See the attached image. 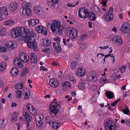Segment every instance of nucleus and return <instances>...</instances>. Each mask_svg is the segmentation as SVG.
Segmentation results:
<instances>
[{"label": "nucleus", "instance_id": "62", "mask_svg": "<svg viewBox=\"0 0 130 130\" xmlns=\"http://www.w3.org/2000/svg\"><path fill=\"white\" fill-rule=\"evenodd\" d=\"M54 40L56 42L55 43H59L60 42V38L59 37L54 38Z\"/></svg>", "mask_w": 130, "mask_h": 130}, {"label": "nucleus", "instance_id": "60", "mask_svg": "<svg viewBox=\"0 0 130 130\" xmlns=\"http://www.w3.org/2000/svg\"><path fill=\"white\" fill-rule=\"evenodd\" d=\"M125 123L127 126L130 127V119H127L126 120Z\"/></svg>", "mask_w": 130, "mask_h": 130}, {"label": "nucleus", "instance_id": "26", "mask_svg": "<svg viewBox=\"0 0 130 130\" xmlns=\"http://www.w3.org/2000/svg\"><path fill=\"white\" fill-rule=\"evenodd\" d=\"M23 9L30 8L31 7V4L30 3L27 2H24L22 4Z\"/></svg>", "mask_w": 130, "mask_h": 130}, {"label": "nucleus", "instance_id": "42", "mask_svg": "<svg viewBox=\"0 0 130 130\" xmlns=\"http://www.w3.org/2000/svg\"><path fill=\"white\" fill-rule=\"evenodd\" d=\"M25 54L24 53H21L19 55V58L23 62V61L24 60L25 56Z\"/></svg>", "mask_w": 130, "mask_h": 130}, {"label": "nucleus", "instance_id": "4", "mask_svg": "<svg viewBox=\"0 0 130 130\" xmlns=\"http://www.w3.org/2000/svg\"><path fill=\"white\" fill-rule=\"evenodd\" d=\"M105 129L106 130H116V125L110 119H107L104 122Z\"/></svg>", "mask_w": 130, "mask_h": 130}, {"label": "nucleus", "instance_id": "56", "mask_svg": "<svg viewBox=\"0 0 130 130\" xmlns=\"http://www.w3.org/2000/svg\"><path fill=\"white\" fill-rule=\"evenodd\" d=\"M122 111L124 113L127 114L129 112V111L128 107H127L123 110Z\"/></svg>", "mask_w": 130, "mask_h": 130}, {"label": "nucleus", "instance_id": "58", "mask_svg": "<svg viewBox=\"0 0 130 130\" xmlns=\"http://www.w3.org/2000/svg\"><path fill=\"white\" fill-rule=\"evenodd\" d=\"M30 114L27 112H25L23 113V116L26 119L27 118L28 116H29Z\"/></svg>", "mask_w": 130, "mask_h": 130}, {"label": "nucleus", "instance_id": "17", "mask_svg": "<svg viewBox=\"0 0 130 130\" xmlns=\"http://www.w3.org/2000/svg\"><path fill=\"white\" fill-rule=\"evenodd\" d=\"M85 73V69L82 68H78L76 71V75L79 77L83 76Z\"/></svg>", "mask_w": 130, "mask_h": 130}, {"label": "nucleus", "instance_id": "39", "mask_svg": "<svg viewBox=\"0 0 130 130\" xmlns=\"http://www.w3.org/2000/svg\"><path fill=\"white\" fill-rule=\"evenodd\" d=\"M45 46H49L51 44V41L47 39H44Z\"/></svg>", "mask_w": 130, "mask_h": 130}, {"label": "nucleus", "instance_id": "33", "mask_svg": "<svg viewBox=\"0 0 130 130\" xmlns=\"http://www.w3.org/2000/svg\"><path fill=\"white\" fill-rule=\"evenodd\" d=\"M84 82V81L82 79H80L79 83L78 85V87L80 89H84L85 85Z\"/></svg>", "mask_w": 130, "mask_h": 130}, {"label": "nucleus", "instance_id": "32", "mask_svg": "<svg viewBox=\"0 0 130 130\" xmlns=\"http://www.w3.org/2000/svg\"><path fill=\"white\" fill-rule=\"evenodd\" d=\"M47 2L49 5L52 6L58 3V0H47Z\"/></svg>", "mask_w": 130, "mask_h": 130}, {"label": "nucleus", "instance_id": "3", "mask_svg": "<svg viewBox=\"0 0 130 130\" xmlns=\"http://www.w3.org/2000/svg\"><path fill=\"white\" fill-rule=\"evenodd\" d=\"M22 40L27 43L28 47L30 48H33L34 46L36 45L37 43L34 38H30L28 35L23 36Z\"/></svg>", "mask_w": 130, "mask_h": 130}, {"label": "nucleus", "instance_id": "46", "mask_svg": "<svg viewBox=\"0 0 130 130\" xmlns=\"http://www.w3.org/2000/svg\"><path fill=\"white\" fill-rule=\"evenodd\" d=\"M29 32V33H28V34H29L30 35V36H29V37L32 39L33 38L35 34L33 30L32 29H31V30H30V31Z\"/></svg>", "mask_w": 130, "mask_h": 130}, {"label": "nucleus", "instance_id": "28", "mask_svg": "<svg viewBox=\"0 0 130 130\" xmlns=\"http://www.w3.org/2000/svg\"><path fill=\"white\" fill-rule=\"evenodd\" d=\"M105 94L107 97L108 99H111L113 98V95L111 91H106Z\"/></svg>", "mask_w": 130, "mask_h": 130}, {"label": "nucleus", "instance_id": "35", "mask_svg": "<svg viewBox=\"0 0 130 130\" xmlns=\"http://www.w3.org/2000/svg\"><path fill=\"white\" fill-rule=\"evenodd\" d=\"M77 64L75 61H72L71 62L70 67L72 70H74L76 68Z\"/></svg>", "mask_w": 130, "mask_h": 130}, {"label": "nucleus", "instance_id": "47", "mask_svg": "<svg viewBox=\"0 0 130 130\" xmlns=\"http://www.w3.org/2000/svg\"><path fill=\"white\" fill-rule=\"evenodd\" d=\"M28 70V68H25L23 69L22 71V72L21 75L22 76H24L25 75L26 73V71L27 70Z\"/></svg>", "mask_w": 130, "mask_h": 130}, {"label": "nucleus", "instance_id": "52", "mask_svg": "<svg viewBox=\"0 0 130 130\" xmlns=\"http://www.w3.org/2000/svg\"><path fill=\"white\" fill-rule=\"evenodd\" d=\"M4 121V120H0V128H3L4 127L5 125L3 123Z\"/></svg>", "mask_w": 130, "mask_h": 130}, {"label": "nucleus", "instance_id": "5", "mask_svg": "<svg viewBox=\"0 0 130 130\" xmlns=\"http://www.w3.org/2000/svg\"><path fill=\"white\" fill-rule=\"evenodd\" d=\"M113 9L112 7H110L104 15L103 18L105 21L109 22L113 19Z\"/></svg>", "mask_w": 130, "mask_h": 130}, {"label": "nucleus", "instance_id": "63", "mask_svg": "<svg viewBox=\"0 0 130 130\" xmlns=\"http://www.w3.org/2000/svg\"><path fill=\"white\" fill-rule=\"evenodd\" d=\"M50 47H47L45 49L42 50V52H50Z\"/></svg>", "mask_w": 130, "mask_h": 130}, {"label": "nucleus", "instance_id": "61", "mask_svg": "<svg viewBox=\"0 0 130 130\" xmlns=\"http://www.w3.org/2000/svg\"><path fill=\"white\" fill-rule=\"evenodd\" d=\"M13 118L17 120V113L16 112H14V113L12 115L11 118Z\"/></svg>", "mask_w": 130, "mask_h": 130}, {"label": "nucleus", "instance_id": "30", "mask_svg": "<svg viewBox=\"0 0 130 130\" xmlns=\"http://www.w3.org/2000/svg\"><path fill=\"white\" fill-rule=\"evenodd\" d=\"M26 119V127L27 128H28L29 127L30 123L31 122V121L32 120L31 116L30 115Z\"/></svg>", "mask_w": 130, "mask_h": 130}, {"label": "nucleus", "instance_id": "11", "mask_svg": "<svg viewBox=\"0 0 130 130\" xmlns=\"http://www.w3.org/2000/svg\"><path fill=\"white\" fill-rule=\"evenodd\" d=\"M120 30L124 34L128 33L130 29L129 25L127 23H125L122 24L120 28Z\"/></svg>", "mask_w": 130, "mask_h": 130}, {"label": "nucleus", "instance_id": "49", "mask_svg": "<svg viewBox=\"0 0 130 130\" xmlns=\"http://www.w3.org/2000/svg\"><path fill=\"white\" fill-rule=\"evenodd\" d=\"M121 100L120 99H119L113 102L111 104V106H114L116 105L117 103Z\"/></svg>", "mask_w": 130, "mask_h": 130}, {"label": "nucleus", "instance_id": "54", "mask_svg": "<svg viewBox=\"0 0 130 130\" xmlns=\"http://www.w3.org/2000/svg\"><path fill=\"white\" fill-rule=\"evenodd\" d=\"M24 59V60L23 61V62L24 63H26L27 61H28V60H29V57L27 55L25 54V55Z\"/></svg>", "mask_w": 130, "mask_h": 130}, {"label": "nucleus", "instance_id": "48", "mask_svg": "<svg viewBox=\"0 0 130 130\" xmlns=\"http://www.w3.org/2000/svg\"><path fill=\"white\" fill-rule=\"evenodd\" d=\"M7 51L6 48L5 47L0 46V52H5Z\"/></svg>", "mask_w": 130, "mask_h": 130}, {"label": "nucleus", "instance_id": "50", "mask_svg": "<svg viewBox=\"0 0 130 130\" xmlns=\"http://www.w3.org/2000/svg\"><path fill=\"white\" fill-rule=\"evenodd\" d=\"M108 81V80L106 77H102L100 79V82L101 83H104L107 82Z\"/></svg>", "mask_w": 130, "mask_h": 130}, {"label": "nucleus", "instance_id": "8", "mask_svg": "<svg viewBox=\"0 0 130 130\" xmlns=\"http://www.w3.org/2000/svg\"><path fill=\"white\" fill-rule=\"evenodd\" d=\"M22 27H17L12 30L11 31V34L12 37L14 38L19 37L22 35Z\"/></svg>", "mask_w": 130, "mask_h": 130}, {"label": "nucleus", "instance_id": "38", "mask_svg": "<svg viewBox=\"0 0 130 130\" xmlns=\"http://www.w3.org/2000/svg\"><path fill=\"white\" fill-rule=\"evenodd\" d=\"M62 85L63 87L65 88H69L71 87V84L67 81H65L63 83Z\"/></svg>", "mask_w": 130, "mask_h": 130}, {"label": "nucleus", "instance_id": "1", "mask_svg": "<svg viewBox=\"0 0 130 130\" xmlns=\"http://www.w3.org/2000/svg\"><path fill=\"white\" fill-rule=\"evenodd\" d=\"M58 104L57 103L53 102L51 104L50 106V113L52 116H47L45 118V122L47 124L50 125L53 122V116H55L57 113L59 111L58 109H56Z\"/></svg>", "mask_w": 130, "mask_h": 130}, {"label": "nucleus", "instance_id": "37", "mask_svg": "<svg viewBox=\"0 0 130 130\" xmlns=\"http://www.w3.org/2000/svg\"><path fill=\"white\" fill-rule=\"evenodd\" d=\"M15 89H22L23 88V84L22 83L20 84L19 83L15 85L14 86Z\"/></svg>", "mask_w": 130, "mask_h": 130}, {"label": "nucleus", "instance_id": "57", "mask_svg": "<svg viewBox=\"0 0 130 130\" xmlns=\"http://www.w3.org/2000/svg\"><path fill=\"white\" fill-rule=\"evenodd\" d=\"M87 35L86 34H84L80 37V39L81 40H83L85 39L87 37Z\"/></svg>", "mask_w": 130, "mask_h": 130}, {"label": "nucleus", "instance_id": "64", "mask_svg": "<svg viewBox=\"0 0 130 130\" xmlns=\"http://www.w3.org/2000/svg\"><path fill=\"white\" fill-rule=\"evenodd\" d=\"M107 2V0H102L101 3L104 6H105Z\"/></svg>", "mask_w": 130, "mask_h": 130}, {"label": "nucleus", "instance_id": "7", "mask_svg": "<svg viewBox=\"0 0 130 130\" xmlns=\"http://www.w3.org/2000/svg\"><path fill=\"white\" fill-rule=\"evenodd\" d=\"M89 11L85 7H82L78 10V15L81 18H86L89 17Z\"/></svg>", "mask_w": 130, "mask_h": 130}, {"label": "nucleus", "instance_id": "40", "mask_svg": "<svg viewBox=\"0 0 130 130\" xmlns=\"http://www.w3.org/2000/svg\"><path fill=\"white\" fill-rule=\"evenodd\" d=\"M22 31L23 32V31L25 33L27 34H28V33L30 31L31 29H28L25 27H22Z\"/></svg>", "mask_w": 130, "mask_h": 130}, {"label": "nucleus", "instance_id": "36", "mask_svg": "<svg viewBox=\"0 0 130 130\" xmlns=\"http://www.w3.org/2000/svg\"><path fill=\"white\" fill-rule=\"evenodd\" d=\"M6 67V63L5 62H3L0 64V71L4 70Z\"/></svg>", "mask_w": 130, "mask_h": 130}, {"label": "nucleus", "instance_id": "6", "mask_svg": "<svg viewBox=\"0 0 130 130\" xmlns=\"http://www.w3.org/2000/svg\"><path fill=\"white\" fill-rule=\"evenodd\" d=\"M66 34L69 36L70 38L74 39L77 35V32L75 29L71 27H68L66 30Z\"/></svg>", "mask_w": 130, "mask_h": 130}, {"label": "nucleus", "instance_id": "24", "mask_svg": "<svg viewBox=\"0 0 130 130\" xmlns=\"http://www.w3.org/2000/svg\"><path fill=\"white\" fill-rule=\"evenodd\" d=\"M52 124V128L55 129H56L58 128L61 125V123L58 122V121H55L53 122Z\"/></svg>", "mask_w": 130, "mask_h": 130}, {"label": "nucleus", "instance_id": "10", "mask_svg": "<svg viewBox=\"0 0 130 130\" xmlns=\"http://www.w3.org/2000/svg\"><path fill=\"white\" fill-rule=\"evenodd\" d=\"M36 30L37 32L43 35H47V30L46 28L41 26H39L37 27L36 28Z\"/></svg>", "mask_w": 130, "mask_h": 130}, {"label": "nucleus", "instance_id": "27", "mask_svg": "<svg viewBox=\"0 0 130 130\" xmlns=\"http://www.w3.org/2000/svg\"><path fill=\"white\" fill-rule=\"evenodd\" d=\"M89 17L91 21H94L96 19V17L95 14L94 13L92 12H90L89 13Z\"/></svg>", "mask_w": 130, "mask_h": 130}, {"label": "nucleus", "instance_id": "55", "mask_svg": "<svg viewBox=\"0 0 130 130\" xmlns=\"http://www.w3.org/2000/svg\"><path fill=\"white\" fill-rule=\"evenodd\" d=\"M114 77H113L114 78H115L114 79L116 80V79L118 80L120 78V75L117 74V73H115L114 74Z\"/></svg>", "mask_w": 130, "mask_h": 130}, {"label": "nucleus", "instance_id": "51", "mask_svg": "<svg viewBox=\"0 0 130 130\" xmlns=\"http://www.w3.org/2000/svg\"><path fill=\"white\" fill-rule=\"evenodd\" d=\"M36 123L37 126L39 127L41 126L42 124V121H41L40 120L38 121H36Z\"/></svg>", "mask_w": 130, "mask_h": 130}, {"label": "nucleus", "instance_id": "9", "mask_svg": "<svg viewBox=\"0 0 130 130\" xmlns=\"http://www.w3.org/2000/svg\"><path fill=\"white\" fill-rule=\"evenodd\" d=\"M96 73L93 71L89 72L87 74V76L91 81L93 82H96L98 79Z\"/></svg>", "mask_w": 130, "mask_h": 130}, {"label": "nucleus", "instance_id": "12", "mask_svg": "<svg viewBox=\"0 0 130 130\" xmlns=\"http://www.w3.org/2000/svg\"><path fill=\"white\" fill-rule=\"evenodd\" d=\"M26 107L28 112L32 115H35L37 113V110L30 104H27L26 106Z\"/></svg>", "mask_w": 130, "mask_h": 130}, {"label": "nucleus", "instance_id": "34", "mask_svg": "<svg viewBox=\"0 0 130 130\" xmlns=\"http://www.w3.org/2000/svg\"><path fill=\"white\" fill-rule=\"evenodd\" d=\"M14 23V21L12 20H9L4 22V24L5 25L9 26L13 25Z\"/></svg>", "mask_w": 130, "mask_h": 130}, {"label": "nucleus", "instance_id": "13", "mask_svg": "<svg viewBox=\"0 0 130 130\" xmlns=\"http://www.w3.org/2000/svg\"><path fill=\"white\" fill-rule=\"evenodd\" d=\"M34 10L35 13L38 15L41 16L43 15V12L42 9L39 6H37L35 7L34 8Z\"/></svg>", "mask_w": 130, "mask_h": 130}, {"label": "nucleus", "instance_id": "29", "mask_svg": "<svg viewBox=\"0 0 130 130\" xmlns=\"http://www.w3.org/2000/svg\"><path fill=\"white\" fill-rule=\"evenodd\" d=\"M30 8H26L25 9H23V12L28 15L30 16L32 15L31 11L29 9Z\"/></svg>", "mask_w": 130, "mask_h": 130}, {"label": "nucleus", "instance_id": "22", "mask_svg": "<svg viewBox=\"0 0 130 130\" xmlns=\"http://www.w3.org/2000/svg\"><path fill=\"white\" fill-rule=\"evenodd\" d=\"M53 46L54 49L56 50L57 52H61V45L59 43H54Z\"/></svg>", "mask_w": 130, "mask_h": 130}, {"label": "nucleus", "instance_id": "23", "mask_svg": "<svg viewBox=\"0 0 130 130\" xmlns=\"http://www.w3.org/2000/svg\"><path fill=\"white\" fill-rule=\"evenodd\" d=\"M93 10L96 14L99 16H100L102 13L101 10H100L97 6L94 7V10Z\"/></svg>", "mask_w": 130, "mask_h": 130}, {"label": "nucleus", "instance_id": "15", "mask_svg": "<svg viewBox=\"0 0 130 130\" xmlns=\"http://www.w3.org/2000/svg\"><path fill=\"white\" fill-rule=\"evenodd\" d=\"M49 84L51 86L54 88L57 87L58 86L59 84L57 80L54 78H52L50 79Z\"/></svg>", "mask_w": 130, "mask_h": 130}, {"label": "nucleus", "instance_id": "21", "mask_svg": "<svg viewBox=\"0 0 130 130\" xmlns=\"http://www.w3.org/2000/svg\"><path fill=\"white\" fill-rule=\"evenodd\" d=\"M29 26H33L39 23V21L37 19H32L28 21Z\"/></svg>", "mask_w": 130, "mask_h": 130}, {"label": "nucleus", "instance_id": "53", "mask_svg": "<svg viewBox=\"0 0 130 130\" xmlns=\"http://www.w3.org/2000/svg\"><path fill=\"white\" fill-rule=\"evenodd\" d=\"M47 27L48 29L51 28L52 31V27L53 26V22L51 23H48L47 25Z\"/></svg>", "mask_w": 130, "mask_h": 130}, {"label": "nucleus", "instance_id": "19", "mask_svg": "<svg viewBox=\"0 0 130 130\" xmlns=\"http://www.w3.org/2000/svg\"><path fill=\"white\" fill-rule=\"evenodd\" d=\"M17 3H12L9 6V9L11 12L13 13L17 9Z\"/></svg>", "mask_w": 130, "mask_h": 130}, {"label": "nucleus", "instance_id": "45", "mask_svg": "<svg viewBox=\"0 0 130 130\" xmlns=\"http://www.w3.org/2000/svg\"><path fill=\"white\" fill-rule=\"evenodd\" d=\"M16 97L18 98H20L22 94V91H21L17 90L16 91Z\"/></svg>", "mask_w": 130, "mask_h": 130}, {"label": "nucleus", "instance_id": "2", "mask_svg": "<svg viewBox=\"0 0 130 130\" xmlns=\"http://www.w3.org/2000/svg\"><path fill=\"white\" fill-rule=\"evenodd\" d=\"M65 27V26L61 25L60 22L57 20L54 21L53 22L52 31L54 33H56V34L61 35Z\"/></svg>", "mask_w": 130, "mask_h": 130}, {"label": "nucleus", "instance_id": "31", "mask_svg": "<svg viewBox=\"0 0 130 130\" xmlns=\"http://www.w3.org/2000/svg\"><path fill=\"white\" fill-rule=\"evenodd\" d=\"M18 71L17 68H13L11 71V74L13 76H16L18 73Z\"/></svg>", "mask_w": 130, "mask_h": 130}, {"label": "nucleus", "instance_id": "43", "mask_svg": "<svg viewBox=\"0 0 130 130\" xmlns=\"http://www.w3.org/2000/svg\"><path fill=\"white\" fill-rule=\"evenodd\" d=\"M21 62L20 60L18 58H16L13 60V62L15 66H17L18 64Z\"/></svg>", "mask_w": 130, "mask_h": 130}, {"label": "nucleus", "instance_id": "16", "mask_svg": "<svg viewBox=\"0 0 130 130\" xmlns=\"http://www.w3.org/2000/svg\"><path fill=\"white\" fill-rule=\"evenodd\" d=\"M112 40L115 41V44L118 46H119L122 44V41L120 36H114Z\"/></svg>", "mask_w": 130, "mask_h": 130}, {"label": "nucleus", "instance_id": "41", "mask_svg": "<svg viewBox=\"0 0 130 130\" xmlns=\"http://www.w3.org/2000/svg\"><path fill=\"white\" fill-rule=\"evenodd\" d=\"M43 118V116L42 115H37L35 116V120L36 121H38L39 120L42 121Z\"/></svg>", "mask_w": 130, "mask_h": 130}, {"label": "nucleus", "instance_id": "14", "mask_svg": "<svg viewBox=\"0 0 130 130\" xmlns=\"http://www.w3.org/2000/svg\"><path fill=\"white\" fill-rule=\"evenodd\" d=\"M6 47L10 49H13L16 48L17 45L14 42L9 41L7 42L6 44Z\"/></svg>", "mask_w": 130, "mask_h": 130}, {"label": "nucleus", "instance_id": "25", "mask_svg": "<svg viewBox=\"0 0 130 130\" xmlns=\"http://www.w3.org/2000/svg\"><path fill=\"white\" fill-rule=\"evenodd\" d=\"M25 92L24 95V99L25 100H27L30 96V90L28 89H26L24 91Z\"/></svg>", "mask_w": 130, "mask_h": 130}, {"label": "nucleus", "instance_id": "59", "mask_svg": "<svg viewBox=\"0 0 130 130\" xmlns=\"http://www.w3.org/2000/svg\"><path fill=\"white\" fill-rule=\"evenodd\" d=\"M90 88L92 90H95L97 89L96 86L94 84H92L90 86Z\"/></svg>", "mask_w": 130, "mask_h": 130}, {"label": "nucleus", "instance_id": "44", "mask_svg": "<svg viewBox=\"0 0 130 130\" xmlns=\"http://www.w3.org/2000/svg\"><path fill=\"white\" fill-rule=\"evenodd\" d=\"M126 66L122 65L121 66L119 69V70L121 72H123L125 71L126 69Z\"/></svg>", "mask_w": 130, "mask_h": 130}, {"label": "nucleus", "instance_id": "18", "mask_svg": "<svg viewBox=\"0 0 130 130\" xmlns=\"http://www.w3.org/2000/svg\"><path fill=\"white\" fill-rule=\"evenodd\" d=\"M0 13L1 15L5 17L8 15L7 9L5 6H3L0 8Z\"/></svg>", "mask_w": 130, "mask_h": 130}, {"label": "nucleus", "instance_id": "20", "mask_svg": "<svg viewBox=\"0 0 130 130\" xmlns=\"http://www.w3.org/2000/svg\"><path fill=\"white\" fill-rule=\"evenodd\" d=\"M30 55L31 56L30 60L31 63L33 64L36 63L38 60L37 56L36 55L33 53H31Z\"/></svg>", "mask_w": 130, "mask_h": 130}]
</instances>
